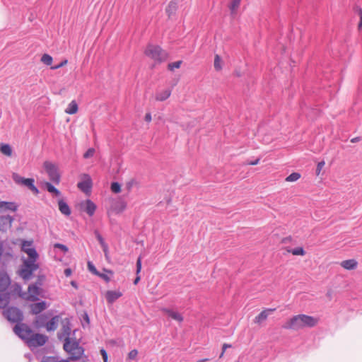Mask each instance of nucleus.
Returning a JSON list of instances; mask_svg holds the SVG:
<instances>
[{
	"label": "nucleus",
	"mask_w": 362,
	"mask_h": 362,
	"mask_svg": "<svg viewBox=\"0 0 362 362\" xmlns=\"http://www.w3.org/2000/svg\"><path fill=\"white\" fill-rule=\"evenodd\" d=\"M13 332L21 339L24 340L26 344L33 333L29 326L24 323H18L16 325L13 327Z\"/></svg>",
	"instance_id": "obj_5"
},
{
	"label": "nucleus",
	"mask_w": 362,
	"mask_h": 362,
	"mask_svg": "<svg viewBox=\"0 0 362 362\" xmlns=\"http://www.w3.org/2000/svg\"><path fill=\"white\" fill-rule=\"evenodd\" d=\"M325 162L324 161H321V162H319L318 164H317V169H316V173L317 175H319L321 170L322 169V168L324 167L325 165Z\"/></svg>",
	"instance_id": "obj_49"
},
{
	"label": "nucleus",
	"mask_w": 362,
	"mask_h": 362,
	"mask_svg": "<svg viewBox=\"0 0 362 362\" xmlns=\"http://www.w3.org/2000/svg\"><path fill=\"white\" fill-rule=\"evenodd\" d=\"M67 63H68V60L67 59H64L61 63H59V64H57V65H54V66H52L51 69H53V70L58 69L64 66V65H66Z\"/></svg>",
	"instance_id": "obj_45"
},
{
	"label": "nucleus",
	"mask_w": 362,
	"mask_h": 362,
	"mask_svg": "<svg viewBox=\"0 0 362 362\" xmlns=\"http://www.w3.org/2000/svg\"><path fill=\"white\" fill-rule=\"evenodd\" d=\"M64 274L66 276H69L71 274V269H69V268H67L64 270Z\"/></svg>",
	"instance_id": "obj_59"
},
{
	"label": "nucleus",
	"mask_w": 362,
	"mask_h": 362,
	"mask_svg": "<svg viewBox=\"0 0 362 362\" xmlns=\"http://www.w3.org/2000/svg\"><path fill=\"white\" fill-rule=\"evenodd\" d=\"M357 264V262L354 259L344 260L340 263V265L347 270H352L356 269Z\"/></svg>",
	"instance_id": "obj_18"
},
{
	"label": "nucleus",
	"mask_w": 362,
	"mask_h": 362,
	"mask_svg": "<svg viewBox=\"0 0 362 362\" xmlns=\"http://www.w3.org/2000/svg\"><path fill=\"white\" fill-rule=\"evenodd\" d=\"M95 151L93 148H90L87 150V151L84 153L83 158H89L93 156Z\"/></svg>",
	"instance_id": "obj_42"
},
{
	"label": "nucleus",
	"mask_w": 362,
	"mask_h": 362,
	"mask_svg": "<svg viewBox=\"0 0 362 362\" xmlns=\"http://www.w3.org/2000/svg\"><path fill=\"white\" fill-rule=\"evenodd\" d=\"M43 166L49 180L55 184H59L60 182V175L57 165L49 161H45Z\"/></svg>",
	"instance_id": "obj_6"
},
{
	"label": "nucleus",
	"mask_w": 362,
	"mask_h": 362,
	"mask_svg": "<svg viewBox=\"0 0 362 362\" xmlns=\"http://www.w3.org/2000/svg\"><path fill=\"white\" fill-rule=\"evenodd\" d=\"M177 8V3L175 1H171L168 6L166 8V13L168 16L170 17L173 14L175 13V11Z\"/></svg>",
	"instance_id": "obj_29"
},
{
	"label": "nucleus",
	"mask_w": 362,
	"mask_h": 362,
	"mask_svg": "<svg viewBox=\"0 0 362 362\" xmlns=\"http://www.w3.org/2000/svg\"><path fill=\"white\" fill-rule=\"evenodd\" d=\"M95 235H96V238L98 239V240L99 241L101 247L103 246L104 245H107L105 241H104V239L103 238V237L100 235V234L99 233H98L97 231L95 232Z\"/></svg>",
	"instance_id": "obj_46"
},
{
	"label": "nucleus",
	"mask_w": 362,
	"mask_h": 362,
	"mask_svg": "<svg viewBox=\"0 0 362 362\" xmlns=\"http://www.w3.org/2000/svg\"><path fill=\"white\" fill-rule=\"evenodd\" d=\"M229 347H231V345L228 344H224L223 345V347H222V352H221V355H220V358H221V357L223 356V354H224V352H225L226 349L227 348H229Z\"/></svg>",
	"instance_id": "obj_54"
},
{
	"label": "nucleus",
	"mask_w": 362,
	"mask_h": 362,
	"mask_svg": "<svg viewBox=\"0 0 362 362\" xmlns=\"http://www.w3.org/2000/svg\"><path fill=\"white\" fill-rule=\"evenodd\" d=\"M111 190L114 193H119L121 191V186L118 182H112L111 184Z\"/></svg>",
	"instance_id": "obj_41"
},
{
	"label": "nucleus",
	"mask_w": 362,
	"mask_h": 362,
	"mask_svg": "<svg viewBox=\"0 0 362 362\" xmlns=\"http://www.w3.org/2000/svg\"><path fill=\"white\" fill-rule=\"evenodd\" d=\"M78 187L83 192L88 193L92 187V181L89 175H84L83 180L77 185Z\"/></svg>",
	"instance_id": "obj_10"
},
{
	"label": "nucleus",
	"mask_w": 362,
	"mask_h": 362,
	"mask_svg": "<svg viewBox=\"0 0 362 362\" xmlns=\"http://www.w3.org/2000/svg\"><path fill=\"white\" fill-rule=\"evenodd\" d=\"M318 322V319L306 315H298L291 317L284 325L286 329L299 330L305 327H313Z\"/></svg>",
	"instance_id": "obj_1"
},
{
	"label": "nucleus",
	"mask_w": 362,
	"mask_h": 362,
	"mask_svg": "<svg viewBox=\"0 0 362 362\" xmlns=\"http://www.w3.org/2000/svg\"><path fill=\"white\" fill-rule=\"evenodd\" d=\"M214 69L216 71H220L222 69L221 66V59L219 55L216 54L214 57Z\"/></svg>",
	"instance_id": "obj_35"
},
{
	"label": "nucleus",
	"mask_w": 362,
	"mask_h": 362,
	"mask_svg": "<svg viewBox=\"0 0 362 362\" xmlns=\"http://www.w3.org/2000/svg\"><path fill=\"white\" fill-rule=\"evenodd\" d=\"M358 15L360 17V21L358 23V28L361 29L362 28V9H360L358 11Z\"/></svg>",
	"instance_id": "obj_55"
},
{
	"label": "nucleus",
	"mask_w": 362,
	"mask_h": 362,
	"mask_svg": "<svg viewBox=\"0 0 362 362\" xmlns=\"http://www.w3.org/2000/svg\"><path fill=\"white\" fill-rule=\"evenodd\" d=\"M45 186L46 189L49 192L53 194L56 197L61 196V192L59 190H58L54 185H52L51 183L47 182L45 183Z\"/></svg>",
	"instance_id": "obj_30"
},
{
	"label": "nucleus",
	"mask_w": 362,
	"mask_h": 362,
	"mask_svg": "<svg viewBox=\"0 0 362 362\" xmlns=\"http://www.w3.org/2000/svg\"><path fill=\"white\" fill-rule=\"evenodd\" d=\"M41 362H56V358L52 356L44 357Z\"/></svg>",
	"instance_id": "obj_50"
},
{
	"label": "nucleus",
	"mask_w": 362,
	"mask_h": 362,
	"mask_svg": "<svg viewBox=\"0 0 362 362\" xmlns=\"http://www.w3.org/2000/svg\"><path fill=\"white\" fill-rule=\"evenodd\" d=\"M13 218L9 216H0V230L6 231L11 227Z\"/></svg>",
	"instance_id": "obj_11"
},
{
	"label": "nucleus",
	"mask_w": 362,
	"mask_h": 362,
	"mask_svg": "<svg viewBox=\"0 0 362 362\" xmlns=\"http://www.w3.org/2000/svg\"><path fill=\"white\" fill-rule=\"evenodd\" d=\"M28 300L31 301H35L37 300V296L40 295V288L35 285L32 284L28 286Z\"/></svg>",
	"instance_id": "obj_12"
},
{
	"label": "nucleus",
	"mask_w": 362,
	"mask_h": 362,
	"mask_svg": "<svg viewBox=\"0 0 362 362\" xmlns=\"http://www.w3.org/2000/svg\"><path fill=\"white\" fill-rule=\"evenodd\" d=\"M4 314L6 319L12 322H20L23 320V313L16 307H10L4 310Z\"/></svg>",
	"instance_id": "obj_7"
},
{
	"label": "nucleus",
	"mask_w": 362,
	"mask_h": 362,
	"mask_svg": "<svg viewBox=\"0 0 362 362\" xmlns=\"http://www.w3.org/2000/svg\"><path fill=\"white\" fill-rule=\"evenodd\" d=\"M135 183V180H131L130 181H129L128 182H127L126 184V188L127 189L128 192H130L133 185H134Z\"/></svg>",
	"instance_id": "obj_48"
},
{
	"label": "nucleus",
	"mask_w": 362,
	"mask_h": 362,
	"mask_svg": "<svg viewBox=\"0 0 362 362\" xmlns=\"http://www.w3.org/2000/svg\"><path fill=\"white\" fill-rule=\"evenodd\" d=\"M83 320L88 323L89 324L90 322V320H89V317L88 315V314L86 313H84L83 316Z\"/></svg>",
	"instance_id": "obj_57"
},
{
	"label": "nucleus",
	"mask_w": 362,
	"mask_h": 362,
	"mask_svg": "<svg viewBox=\"0 0 362 362\" xmlns=\"http://www.w3.org/2000/svg\"><path fill=\"white\" fill-rule=\"evenodd\" d=\"M33 272V270L30 269L26 268L25 267L23 266V267L20 270V276L27 280L29 279L32 275V273Z\"/></svg>",
	"instance_id": "obj_31"
},
{
	"label": "nucleus",
	"mask_w": 362,
	"mask_h": 362,
	"mask_svg": "<svg viewBox=\"0 0 362 362\" xmlns=\"http://www.w3.org/2000/svg\"><path fill=\"white\" fill-rule=\"evenodd\" d=\"M127 206V204L124 202L123 201H119L118 202L115 206V209L117 211V212H121L123 210H124V209L126 208Z\"/></svg>",
	"instance_id": "obj_38"
},
{
	"label": "nucleus",
	"mask_w": 362,
	"mask_h": 362,
	"mask_svg": "<svg viewBox=\"0 0 362 362\" xmlns=\"http://www.w3.org/2000/svg\"><path fill=\"white\" fill-rule=\"evenodd\" d=\"M259 158H257L256 160H253V161H250V162H247V163L248 165H257L259 163Z\"/></svg>",
	"instance_id": "obj_56"
},
{
	"label": "nucleus",
	"mask_w": 362,
	"mask_h": 362,
	"mask_svg": "<svg viewBox=\"0 0 362 362\" xmlns=\"http://www.w3.org/2000/svg\"><path fill=\"white\" fill-rule=\"evenodd\" d=\"M209 361L208 358H204V359L199 360V361H198L197 362H206V361Z\"/></svg>",
	"instance_id": "obj_61"
},
{
	"label": "nucleus",
	"mask_w": 362,
	"mask_h": 362,
	"mask_svg": "<svg viewBox=\"0 0 362 362\" xmlns=\"http://www.w3.org/2000/svg\"><path fill=\"white\" fill-rule=\"evenodd\" d=\"M32 242L23 241L21 245V249L25 252L30 259H37L38 255L35 248L31 247Z\"/></svg>",
	"instance_id": "obj_9"
},
{
	"label": "nucleus",
	"mask_w": 362,
	"mask_h": 362,
	"mask_svg": "<svg viewBox=\"0 0 362 362\" xmlns=\"http://www.w3.org/2000/svg\"><path fill=\"white\" fill-rule=\"evenodd\" d=\"M54 247L55 248H59V249H61L64 252L68 251L67 247L66 245L60 244V243H56L54 245Z\"/></svg>",
	"instance_id": "obj_47"
},
{
	"label": "nucleus",
	"mask_w": 362,
	"mask_h": 362,
	"mask_svg": "<svg viewBox=\"0 0 362 362\" xmlns=\"http://www.w3.org/2000/svg\"><path fill=\"white\" fill-rule=\"evenodd\" d=\"M48 337L42 334L33 333L27 344L30 347L42 346L47 341Z\"/></svg>",
	"instance_id": "obj_8"
},
{
	"label": "nucleus",
	"mask_w": 362,
	"mask_h": 362,
	"mask_svg": "<svg viewBox=\"0 0 362 362\" xmlns=\"http://www.w3.org/2000/svg\"><path fill=\"white\" fill-rule=\"evenodd\" d=\"M41 62L46 65H51L52 62V57L47 54H44L41 57Z\"/></svg>",
	"instance_id": "obj_36"
},
{
	"label": "nucleus",
	"mask_w": 362,
	"mask_h": 362,
	"mask_svg": "<svg viewBox=\"0 0 362 362\" xmlns=\"http://www.w3.org/2000/svg\"><path fill=\"white\" fill-rule=\"evenodd\" d=\"M0 152L8 157H11L13 153L11 146L8 144L1 143L0 144Z\"/></svg>",
	"instance_id": "obj_22"
},
{
	"label": "nucleus",
	"mask_w": 362,
	"mask_h": 362,
	"mask_svg": "<svg viewBox=\"0 0 362 362\" xmlns=\"http://www.w3.org/2000/svg\"><path fill=\"white\" fill-rule=\"evenodd\" d=\"M122 296V293L119 291H107L105 294V298L107 303L112 304Z\"/></svg>",
	"instance_id": "obj_13"
},
{
	"label": "nucleus",
	"mask_w": 362,
	"mask_h": 362,
	"mask_svg": "<svg viewBox=\"0 0 362 362\" xmlns=\"http://www.w3.org/2000/svg\"><path fill=\"white\" fill-rule=\"evenodd\" d=\"M275 310V308L266 309L262 311L254 320L255 323L260 324L263 321L266 320L269 314Z\"/></svg>",
	"instance_id": "obj_14"
},
{
	"label": "nucleus",
	"mask_w": 362,
	"mask_h": 362,
	"mask_svg": "<svg viewBox=\"0 0 362 362\" xmlns=\"http://www.w3.org/2000/svg\"><path fill=\"white\" fill-rule=\"evenodd\" d=\"M59 322V316L53 317L49 321L47 322L45 328L48 332L57 329Z\"/></svg>",
	"instance_id": "obj_17"
},
{
	"label": "nucleus",
	"mask_w": 362,
	"mask_h": 362,
	"mask_svg": "<svg viewBox=\"0 0 362 362\" xmlns=\"http://www.w3.org/2000/svg\"><path fill=\"white\" fill-rule=\"evenodd\" d=\"M101 355L103 356L104 362H107V354L104 349L100 350Z\"/></svg>",
	"instance_id": "obj_53"
},
{
	"label": "nucleus",
	"mask_w": 362,
	"mask_h": 362,
	"mask_svg": "<svg viewBox=\"0 0 362 362\" xmlns=\"http://www.w3.org/2000/svg\"><path fill=\"white\" fill-rule=\"evenodd\" d=\"M71 333V327L69 326V323H64L62 328V332L59 334V338L62 339L63 337L67 338L69 337Z\"/></svg>",
	"instance_id": "obj_26"
},
{
	"label": "nucleus",
	"mask_w": 362,
	"mask_h": 362,
	"mask_svg": "<svg viewBox=\"0 0 362 362\" xmlns=\"http://www.w3.org/2000/svg\"><path fill=\"white\" fill-rule=\"evenodd\" d=\"M241 0H232L229 5V9L231 15L233 16L236 13L238 7L240 6Z\"/></svg>",
	"instance_id": "obj_32"
},
{
	"label": "nucleus",
	"mask_w": 362,
	"mask_h": 362,
	"mask_svg": "<svg viewBox=\"0 0 362 362\" xmlns=\"http://www.w3.org/2000/svg\"><path fill=\"white\" fill-rule=\"evenodd\" d=\"M46 308H47V305L45 301L35 303L30 305L31 312L34 315H37V314L40 313L42 311L45 310Z\"/></svg>",
	"instance_id": "obj_15"
},
{
	"label": "nucleus",
	"mask_w": 362,
	"mask_h": 362,
	"mask_svg": "<svg viewBox=\"0 0 362 362\" xmlns=\"http://www.w3.org/2000/svg\"><path fill=\"white\" fill-rule=\"evenodd\" d=\"M300 177V175L298 173H293L286 178V182H295Z\"/></svg>",
	"instance_id": "obj_37"
},
{
	"label": "nucleus",
	"mask_w": 362,
	"mask_h": 362,
	"mask_svg": "<svg viewBox=\"0 0 362 362\" xmlns=\"http://www.w3.org/2000/svg\"><path fill=\"white\" fill-rule=\"evenodd\" d=\"M12 179L16 185L26 187L35 194H37L39 193L38 189L34 185L35 180L33 178H25L19 174L13 173L12 174Z\"/></svg>",
	"instance_id": "obj_4"
},
{
	"label": "nucleus",
	"mask_w": 362,
	"mask_h": 362,
	"mask_svg": "<svg viewBox=\"0 0 362 362\" xmlns=\"http://www.w3.org/2000/svg\"><path fill=\"white\" fill-rule=\"evenodd\" d=\"M170 94L171 90L170 89L163 90L157 93L156 100L158 101H164L170 97Z\"/></svg>",
	"instance_id": "obj_25"
},
{
	"label": "nucleus",
	"mask_w": 362,
	"mask_h": 362,
	"mask_svg": "<svg viewBox=\"0 0 362 362\" xmlns=\"http://www.w3.org/2000/svg\"><path fill=\"white\" fill-rule=\"evenodd\" d=\"M36 259H37L30 258L25 259L24 260L23 266L25 267L26 268L30 269L34 272L38 268L37 264H35Z\"/></svg>",
	"instance_id": "obj_27"
},
{
	"label": "nucleus",
	"mask_w": 362,
	"mask_h": 362,
	"mask_svg": "<svg viewBox=\"0 0 362 362\" xmlns=\"http://www.w3.org/2000/svg\"><path fill=\"white\" fill-rule=\"evenodd\" d=\"M10 283V279L6 274H0V292H5Z\"/></svg>",
	"instance_id": "obj_16"
},
{
	"label": "nucleus",
	"mask_w": 362,
	"mask_h": 362,
	"mask_svg": "<svg viewBox=\"0 0 362 362\" xmlns=\"http://www.w3.org/2000/svg\"><path fill=\"white\" fill-rule=\"evenodd\" d=\"M58 205L59 209L62 214L65 216H69L71 214V209L69 205L63 199L58 201Z\"/></svg>",
	"instance_id": "obj_19"
},
{
	"label": "nucleus",
	"mask_w": 362,
	"mask_h": 362,
	"mask_svg": "<svg viewBox=\"0 0 362 362\" xmlns=\"http://www.w3.org/2000/svg\"><path fill=\"white\" fill-rule=\"evenodd\" d=\"M78 111V105L73 100L71 101L68 107L66 109L65 112L68 114L73 115L75 114Z\"/></svg>",
	"instance_id": "obj_33"
},
{
	"label": "nucleus",
	"mask_w": 362,
	"mask_h": 362,
	"mask_svg": "<svg viewBox=\"0 0 362 362\" xmlns=\"http://www.w3.org/2000/svg\"><path fill=\"white\" fill-rule=\"evenodd\" d=\"M137 354H138V351L136 349H133L132 350L129 354H128V358L131 360H134L136 358L137 356Z\"/></svg>",
	"instance_id": "obj_44"
},
{
	"label": "nucleus",
	"mask_w": 362,
	"mask_h": 362,
	"mask_svg": "<svg viewBox=\"0 0 362 362\" xmlns=\"http://www.w3.org/2000/svg\"><path fill=\"white\" fill-rule=\"evenodd\" d=\"M141 258L139 257L136 261V274H139V272H141ZM139 281H140V276L139 275H137V276L136 277V279L134 281V284H135V285L137 284Z\"/></svg>",
	"instance_id": "obj_34"
},
{
	"label": "nucleus",
	"mask_w": 362,
	"mask_h": 362,
	"mask_svg": "<svg viewBox=\"0 0 362 362\" xmlns=\"http://www.w3.org/2000/svg\"><path fill=\"white\" fill-rule=\"evenodd\" d=\"M145 120L148 122H151V115L150 113H147L146 115H145Z\"/></svg>",
	"instance_id": "obj_58"
},
{
	"label": "nucleus",
	"mask_w": 362,
	"mask_h": 362,
	"mask_svg": "<svg viewBox=\"0 0 362 362\" xmlns=\"http://www.w3.org/2000/svg\"><path fill=\"white\" fill-rule=\"evenodd\" d=\"M97 275L99 276L100 277H101L103 279H104L106 282H108L110 280V276H108L105 274H102V273L98 272V274Z\"/></svg>",
	"instance_id": "obj_51"
},
{
	"label": "nucleus",
	"mask_w": 362,
	"mask_h": 362,
	"mask_svg": "<svg viewBox=\"0 0 362 362\" xmlns=\"http://www.w3.org/2000/svg\"><path fill=\"white\" fill-rule=\"evenodd\" d=\"M71 284L74 287L77 288L76 283L75 281H71Z\"/></svg>",
	"instance_id": "obj_62"
},
{
	"label": "nucleus",
	"mask_w": 362,
	"mask_h": 362,
	"mask_svg": "<svg viewBox=\"0 0 362 362\" xmlns=\"http://www.w3.org/2000/svg\"><path fill=\"white\" fill-rule=\"evenodd\" d=\"M88 268L89 271L91 272L93 274L96 275L98 274V272L97 271L96 268L95 267L92 262H88Z\"/></svg>",
	"instance_id": "obj_43"
},
{
	"label": "nucleus",
	"mask_w": 362,
	"mask_h": 362,
	"mask_svg": "<svg viewBox=\"0 0 362 362\" xmlns=\"http://www.w3.org/2000/svg\"><path fill=\"white\" fill-rule=\"evenodd\" d=\"M96 209L95 204L90 200L88 199L85 204V211L90 216H93Z\"/></svg>",
	"instance_id": "obj_24"
},
{
	"label": "nucleus",
	"mask_w": 362,
	"mask_h": 362,
	"mask_svg": "<svg viewBox=\"0 0 362 362\" xmlns=\"http://www.w3.org/2000/svg\"><path fill=\"white\" fill-rule=\"evenodd\" d=\"M165 311L166 314L172 319L178 322H182L183 320V317L179 313L168 309L165 310Z\"/></svg>",
	"instance_id": "obj_28"
},
{
	"label": "nucleus",
	"mask_w": 362,
	"mask_h": 362,
	"mask_svg": "<svg viewBox=\"0 0 362 362\" xmlns=\"http://www.w3.org/2000/svg\"><path fill=\"white\" fill-rule=\"evenodd\" d=\"M288 252H291L293 255H304L305 254V251L303 247H296L288 250Z\"/></svg>",
	"instance_id": "obj_39"
},
{
	"label": "nucleus",
	"mask_w": 362,
	"mask_h": 362,
	"mask_svg": "<svg viewBox=\"0 0 362 362\" xmlns=\"http://www.w3.org/2000/svg\"><path fill=\"white\" fill-rule=\"evenodd\" d=\"M102 248H103L105 257L107 259H108V246H107V245H104L103 246H102Z\"/></svg>",
	"instance_id": "obj_52"
},
{
	"label": "nucleus",
	"mask_w": 362,
	"mask_h": 362,
	"mask_svg": "<svg viewBox=\"0 0 362 362\" xmlns=\"http://www.w3.org/2000/svg\"><path fill=\"white\" fill-rule=\"evenodd\" d=\"M10 293L8 292H0V308H5L9 303Z\"/></svg>",
	"instance_id": "obj_23"
},
{
	"label": "nucleus",
	"mask_w": 362,
	"mask_h": 362,
	"mask_svg": "<svg viewBox=\"0 0 362 362\" xmlns=\"http://www.w3.org/2000/svg\"><path fill=\"white\" fill-rule=\"evenodd\" d=\"M17 209V205L13 202H0V211L10 210L15 211Z\"/></svg>",
	"instance_id": "obj_20"
},
{
	"label": "nucleus",
	"mask_w": 362,
	"mask_h": 362,
	"mask_svg": "<svg viewBox=\"0 0 362 362\" xmlns=\"http://www.w3.org/2000/svg\"><path fill=\"white\" fill-rule=\"evenodd\" d=\"M145 54L153 59L156 63H162L168 57V54L166 51L163 49L160 46L152 44H149L146 47Z\"/></svg>",
	"instance_id": "obj_3"
},
{
	"label": "nucleus",
	"mask_w": 362,
	"mask_h": 362,
	"mask_svg": "<svg viewBox=\"0 0 362 362\" xmlns=\"http://www.w3.org/2000/svg\"><path fill=\"white\" fill-rule=\"evenodd\" d=\"M360 141V138L359 137H355V138H353L351 140V143H356V142H358Z\"/></svg>",
	"instance_id": "obj_60"
},
{
	"label": "nucleus",
	"mask_w": 362,
	"mask_h": 362,
	"mask_svg": "<svg viewBox=\"0 0 362 362\" xmlns=\"http://www.w3.org/2000/svg\"><path fill=\"white\" fill-rule=\"evenodd\" d=\"M64 349L70 355L69 359L71 361L79 359L84 353L79 343L75 340L71 341L69 337L64 339Z\"/></svg>",
	"instance_id": "obj_2"
},
{
	"label": "nucleus",
	"mask_w": 362,
	"mask_h": 362,
	"mask_svg": "<svg viewBox=\"0 0 362 362\" xmlns=\"http://www.w3.org/2000/svg\"><path fill=\"white\" fill-rule=\"evenodd\" d=\"M182 64V61H177L173 63H170L168 65V69L173 71L175 69H179Z\"/></svg>",
	"instance_id": "obj_40"
},
{
	"label": "nucleus",
	"mask_w": 362,
	"mask_h": 362,
	"mask_svg": "<svg viewBox=\"0 0 362 362\" xmlns=\"http://www.w3.org/2000/svg\"><path fill=\"white\" fill-rule=\"evenodd\" d=\"M47 319L48 317L46 315H40L37 316L34 324L37 328L44 327L46 325Z\"/></svg>",
	"instance_id": "obj_21"
}]
</instances>
